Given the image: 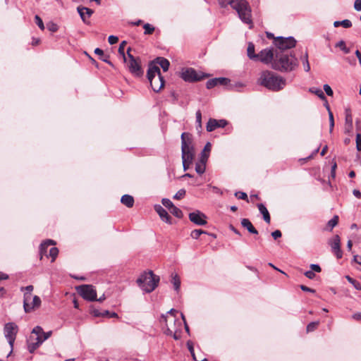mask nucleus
<instances>
[{"label": "nucleus", "instance_id": "1", "mask_svg": "<svg viewBox=\"0 0 361 361\" xmlns=\"http://www.w3.org/2000/svg\"><path fill=\"white\" fill-rule=\"evenodd\" d=\"M178 311L171 309L162 314L159 322L166 335L173 336L174 339L178 340L180 338L182 322L177 317Z\"/></svg>", "mask_w": 361, "mask_h": 361}, {"label": "nucleus", "instance_id": "2", "mask_svg": "<svg viewBox=\"0 0 361 361\" xmlns=\"http://www.w3.org/2000/svg\"><path fill=\"white\" fill-rule=\"evenodd\" d=\"M258 83L270 90L278 92L284 88L286 80L274 72L264 71L260 73Z\"/></svg>", "mask_w": 361, "mask_h": 361}, {"label": "nucleus", "instance_id": "3", "mask_svg": "<svg viewBox=\"0 0 361 361\" xmlns=\"http://www.w3.org/2000/svg\"><path fill=\"white\" fill-rule=\"evenodd\" d=\"M298 66V60L293 54H276L272 67L280 71L290 72Z\"/></svg>", "mask_w": 361, "mask_h": 361}, {"label": "nucleus", "instance_id": "4", "mask_svg": "<svg viewBox=\"0 0 361 361\" xmlns=\"http://www.w3.org/2000/svg\"><path fill=\"white\" fill-rule=\"evenodd\" d=\"M159 276L155 275L152 271H145L137 279L138 286L145 293L152 292L158 286Z\"/></svg>", "mask_w": 361, "mask_h": 361}, {"label": "nucleus", "instance_id": "5", "mask_svg": "<svg viewBox=\"0 0 361 361\" xmlns=\"http://www.w3.org/2000/svg\"><path fill=\"white\" fill-rule=\"evenodd\" d=\"M229 4L237 11L241 20L250 25V27L251 28L252 25L251 10L247 1L245 0H232L229 1Z\"/></svg>", "mask_w": 361, "mask_h": 361}, {"label": "nucleus", "instance_id": "6", "mask_svg": "<svg viewBox=\"0 0 361 361\" xmlns=\"http://www.w3.org/2000/svg\"><path fill=\"white\" fill-rule=\"evenodd\" d=\"M147 78L152 90L158 92L164 86V80L161 75L159 66L156 64H150L147 71Z\"/></svg>", "mask_w": 361, "mask_h": 361}, {"label": "nucleus", "instance_id": "7", "mask_svg": "<svg viewBox=\"0 0 361 361\" xmlns=\"http://www.w3.org/2000/svg\"><path fill=\"white\" fill-rule=\"evenodd\" d=\"M181 152L183 162L192 161L195 156V150L192 145V135L188 133L181 134Z\"/></svg>", "mask_w": 361, "mask_h": 361}, {"label": "nucleus", "instance_id": "8", "mask_svg": "<svg viewBox=\"0 0 361 361\" xmlns=\"http://www.w3.org/2000/svg\"><path fill=\"white\" fill-rule=\"evenodd\" d=\"M33 288L32 285L21 288V290L24 291L23 307L25 312H30L35 309L38 308L41 305V299L37 295L33 297V302H30L32 298V292Z\"/></svg>", "mask_w": 361, "mask_h": 361}, {"label": "nucleus", "instance_id": "9", "mask_svg": "<svg viewBox=\"0 0 361 361\" xmlns=\"http://www.w3.org/2000/svg\"><path fill=\"white\" fill-rule=\"evenodd\" d=\"M130 48L127 49V55L128 61L126 59L125 61L127 63L129 71L135 76L140 77L142 75L143 71L140 65V60L139 58H135L130 53Z\"/></svg>", "mask_w": 361, "mask_h": 361}, {"label": "nucleus", "instance_id": "10", "mask_svg": "<svg viewBox=\"0 0 361 361\" xmlns=\"http://www.w3.org/2000/svg\"><path fill=\"white\" fill-rule=\"evenodd\" d=\"M18 326L13 322H8L5 324L4 328V333L6 338L7 339L10 345L11 350L7 357H8L13 352L14 342L18 333Z\"/></svg>", "mask_w": 361, "mask_h": 361}, {"label": "nucleus", "instance_id": "11", "mask_svg": "<svg viewBox=\"0 0 361 361\" xmlns=\"http://www.w3.org/2000/svg\"><path fill=\"white\" fill-rule=\"evenodd\" d=\"M78 294L85 300L94 301L97 300V292L91 285H82L77 288Z\"/></svg>", "mask_w": 361, "mask_h": 361}, {"label": "nucleus", "instance_id": "12", "mask_svg": "<svg viewBox=\"0 0 361 361\" xmlns=\"http://www.w3.org/2000/svg\"><path fill=\"white\" fill-rule=\"evenodd\" d=\"M206 77L207 75L199 73L191 68L183 69L181 72V78L186 82L199 81Z\"/></svg>", "mask_w": 361, "mask_h": 361}, {"label": "nucleus", "instance_id": "13", "mask_svg": "<svg viewBox=\"0 0 361 361\" xmlns=\"http://www.w3.org/2000/svg\"><path fill=\"white\" fill-rule=\"evenodd\" d=\"M296 40L293 37H278L275 39V45L281 50L288 49L294 47Z\"/></svg>", "mask_w": 361, "mask_h": 361}, {"label": "nucleus", "instance_id": "14", "mask_svg": "<svg viewBox=\"0 0 361 361\" xmlns=\"http://www.w3.org/2000/svg\"><path fill=\"white\" fill-rule=\"evenodd\" d=\"M328 243L331 248L332 252L338 259H341L343 256V252L341 250V238L339 235H334L332 238L329 240Z\"/></svg>", "mask_w": 361, "mask_h": 361}, {"label": "nucleus", "instance_id": "15", "mask_svg": "<svg viewBox=\"0 0 361 361\" xmlns=\"http://www.w3.org/2000/svg\"><path fill=\"white\" fill-rule=\"evenodd\" d=\"M189 219L190 221L198 226H204L207 224L206 215L199 210H196L189 214Z\"/></svg>", "mask_w": 361, "mask_h": 361}, {"label": "nucleus", "instance_id": "16", "mask_svg": "<svg viewBox=\"0 0 361 361\" xmlns=\"http://www.w3.org/2000/svg\"><path fill=\"white\" fill-rule=\"evenodd\" d=\"M227 121L224 119L216 120L214 118H210L207 123V130L212 132L217 128H224L227 125Z\"/></svg>", "mask_w": 361, "mask_h": 361}, {"label": "nucleus", "instance_id": "17", "mask_svg": "<svg viewBox=\"0 0 361 361\" xmlns=\"http://www.w3.org/2000/svg\"><path fill=\"white\" fill-rule=\"evenodd\" d=\"M273 59H274L273 51L271 49H265L262 50L257 54V60H259V61H262V63L268 64L272 61Z\"/></svg>", "mask_w": 361, "mask_h": 361}, {"label": "nucleus", "instance_id": "18", "mask_svg": "<svg viewBox=\"0 0 361 361\" xmlns=\"http://www.w3.org/2000/svg\"><path fill=\"white\" fill-rule=\"evenodd\" d=\"M42 336H35V338L31 336L28 340L27 348L30 353H33L43 342Z\"/></svg>", "mask_w": 361, "mask_h": 361}, {"label": "nucleus", "instance_id": "19", "mask_svg": "<svg viewBox=\"0 0 361 361\" xmlns=\"http://www.w3.org/2000/svg\"><path fill=\"white\" fill-rule=\"evenodd\" d=\"M154 210L157 212V213L159 214V216H160L161 219L163 221H164L169 224H172L171 217L168 214L166 210L164 209L161 205H159V204L155 205Z\"/></svg>", "mask_w": 361, "mask_h": 361}, {"label": "nucleus", "instance_id": "20", "mask_svg": "<svg viewBox=\"0 0 361 361\" xmlns=\"http://www.w3.org/2000/svg\"><path fill=\"white\" fill-rule=\"evenodd\" d=\"M78 11L84 23H87L86 18H88L93 13L92 10L86 7H78Z\"/></svg>", "mask_w": 361, "mask_h": 361}, {"label": "nucleus", "instance_id": "21", "mask_svg": "<svg viewBox=\"0 0 361 361\" xmlns=\"http://www.w3.org/2000/svg\"><path fill=\"white\" fill-rule=\"evenodd\" d=\"M241 225L246 228L250 233L258 234L257 230L253 226L252 224L248 219H243L241 220Z\"/></svg>", "mask_w": 361, "mask_h": 361}, {"label": "nucleus", "instance_id": "22", "mask_svg": "<svg viewBox=\"0 0 361 361\" xmlns=\"http://www.w3.org/2000/svg\"><path fill=\"white\" fill-rule=\"evenodd\" d=\"M152 64H156L157 66L159 65L161 67L164 71H167L170 66L169 61L163 57L157 58L154 62Z\"/></svg>", "mask_w": 361, "mask_h": 361}, {"label": "nucleus", "instance_id": "23", "mask_svg": "<svg viewBox=\"0 0 361 361\" xmlns=\"http://www.w3.org/2000/svg\"><path fill=\"white\" fill-rule=\"evenodd\" d=\"M259 212L262 214L263 219L266 223L270 224L271 217L267 207L263 204H259L257 205Z\"/></svg>", "mask_w": 361, "mask_h": 361}, {"label": "nucleus", "instance_id": "24", "mask_svg": "<svg viewBox=\"0 0 361 361\" xmlns=\"http://www.w3.org/2000/svg\"><path fill=\"white\" fill-rule=\"evenodd\" d=\"M53 245H56V243L52 240H47L40 245L39 253L41 258L44 255L47 254L48 247Z\"/></svg>", "mask_w": 361, "mask_h": 361}, {"label": "nucleus", "instance_id": "25", "mask_svg": "<svg viewBox=\"0 0 361 361\" xmlns=\"http://www.w3.org/2000/svg\"><path fill=\"white\" fill-rule=\"evenodd\" d=\"M211 149H212V145H211L210 142H207L205 145V146L201 153V157L200 159V161H205V162L207 161V159L209 156V153L211 152Z\"/></svg>", "mask_w": 361, "mask_h": 361}, {"label": "nucleus", "instance_id": "26", "mask_svg": "<svg viewBox=\"0 0 361 361\" xmlns=\"http://www.w3.org/2000/svg\"><path fill=\"white\" fill-rule=\"evenodd\" d=\"M121 202L123 204L126 205L128 208L132 207L134 204V199L133 196L130 195H123L121 199Z\"/></svg>", "mask_w": 361, "mask_h": 361}, {"label": "nucleus", "instance_id": "27", "mask_svg": "<svg viewBox=\"0 0 361 361\" xmlns=\"http://www.w3.org/2000/svg\"><path fill=\"white\" fill-rule=\"evenodd\" d=\"M247 56L252 60H257V54H255V45L252 43H249L247 46Z\"/></svg>", "mask_w": 361, "mask_h": 361}, {"label": "nucleus", "instance_id": "28", "mask_svg": "<svg viewBox=\"0 0 361 361\" xmlns=\"http://www.w3.org/2000/svg\"><path fill=\"white\" fill-rule=\"evenodd\" d=\"M309 91L312 93V94H316L317 97H319L322 100H326V97L323 92V91L319 89V88H317V87H310L309 89Z\"/></svg>", "mask_w": 361, "mask_h": 361}, {"label": "nucleus", "instance_id": "29", "mask_svg": "<svg viewBox=\"0 0 361 361\" xmlns=\"http://www.w3.org/2000/svg\"><path fill=\"white\" fill-rule=\"evenodd\" d=\"M171 283L173 285L176 291H178L180 286V279L177 274H172Z\"/></svg>", "mask_w": 361, "mask_h": 361}, {"label": "nucleus", "instance_id": "30", "mask_svg": "<svg viewBox=\"0 0 361 361\" xmlns=\"http://www.w3.org/2000/svg\"><path fill=\"white\" fill-rule=\"evenodd\" d=\"M301 61L303 65L305 71L309 72L310 71V65L308 61L307 52H305V55L301 57Z\"/></svg>", "mask_w": 361, "mask_h": 361}, {"label": "nucleus", "instance_id": "31", "mask_svg": "<svg viewBox=\"0 0 361 361\" xmlns=\"http://www.w3.org/2000/svg\"><path fill=\"white\" fill-rule=\"evenodd\" d=\"M334 25L336 27L342 25L345 28H348L352 26V23L350 20L345 19L342 21H335L334 23Z\"/></svg>", "mask_w": 361, "mask_h": 361}, {"label": "nucleus", "instance_id": "32", "mask_svg": "<svg viewBox=\"0 0 361 361\" xmlns=\"http://www.w3.org/2000/svg\"><path fill=\"white\" fill-rule=\"evenodd\" d=\"M206 163L207 162L205 161L200 160V162L196 164L195 171L197 173L202 174L204 173L206 169Z\"/></svg>", "mask_w": 361, "mask_h": 361}, {"label": "nucleus", "instance_id": "33", "mask_svg": "<svg viewBox=\"0 0 361 361\" xmlns=\"http://www.w3.org/2000/svg\"><path fill=\"white\" fill-rule=\"evenodd\" d=\"M338 222V216H334L331 219H330L327 223V227L329 231H331Z\"/></svg>", "mask_w": 361, "mask_h": 361}, {"label": "nucleus", "instance_id": "34", "mask_svg": "<svg viewBox=\"0 0 361 361\" xmlns=\"http://www.w3.org/2000/svg\"><path fill=\"white\" fill-rule=\"evenodd\" d=\"M170 212L175 216L178 219H181L183 217V212L182 211L176 207L175 205L170 209Z\"/></svg>", "mask_w": 361, "mask_h": 361}, {"label": "nucleus", "instance_id": "35", "mask_svg": "<svg viewBox=\"0 0 361 361\" xmlns=\"http://www.w3.org/2000/svg\"><path fill=\"white\" fill-rule=\"evenodd\" d=\"M327 110L329 112V126H330V133L333 131L334 127V115L331 112L329 105H327Z\"/></svg>", "mask_w": 361, "mask_h": 361}, {"label": "nucleus", "instance_id": "36", "mask_svg": "<svg viewBox=\"0 0 361 361\" xmlns=\"http://www.w3.org/2000/svg\"><path fill=\"white\" fill-rule=\"evenodd\" d=\"M345 278L348 280V281L349 283H350L354 286V288L356 290H361V285H360V283L358 281H357L356 280L353 279V278H351L349 276H346Z\"/></svg>", "mask_w": 361, "mask_h": 361}, {"label": "nucleus", "instance_id": "37", "mask_svg": "<svg viewBox=\"0 0 361 361\" xmlns=\"http://www.w3.org/2000/svg\"><path fill=\"white\" fill-rule=\"evenodd\" d=\"M345 125L349 126L350 128H353V117L349 110H346L345 113Z\"/></svg>", "mask_w": 361, "mask_h": 361}, {"label": "nucleus", "instance_id": "38", "mask_svg": "<svg viewBox=\"0 0 361 361\" xmlns=\"http://www.w3.org/2000/svg\"><path fill=\"white\" fill-rule=\"evenodd\" d=\"M59 254V250L56 247H53L49 250V255L51 257V262H54L57 257Z\"/></svg>", "mask_w": 361, "mask_h": 361}, {"label": "nucleus", "instance_id": "39", "mask_svg": "<svg viewBox=\"0 0 361 361\" xmlns=\"http://www.w3.org/2000/svg\"><path fill=\"white\" fill-rule=\"evenodd\" d=\"M336 47H339L341 49H342L345 54H348L350 52V49L348 48L345 45V43L344 41L341 40L339 41L336 44Z\"/></svg>", "mask_w": 361, "mask_h": 361}, {"label": "nucleus", "instance_id": "40", "mask_svg": "<svg viewBox=\"0 0 361 361\" xmlns=\"http://www.w3.org/2000/svg\"><path fill=\"white\" fill-rule=\"evenodd\" d=\"M203 233H207V232L201 229H195L191 232L190 236L194 239H197Z\"/></svg>", "mask_w": 361, "mask_h": 361}, {"label": "nucleus", "instance_id": "41", "mask_svg": "<svg viewBox=\"0 0 361 361\" xmlns=\"http://www.w3.org/2000/svg\"><path fill=\"white\" fill-rule=\"evenodd\" d=\"M196 123H197V129H202V113L200 110L196 112Z\"/></svg>", "mask_w": 361, "mask_h": 361}, {"label": "nucleus", "instance_id": "42", "mask_svg": "<svg viewBox=\"0 0 361 361\" xmlns=\"http://www.w3.org/2000/svg\"><path fill=\"white\" fill-rule=\"evenodd\" d=\"M143 27L145 29V35H151L154 31V27L149 23H145L143 25Z\"/></svg>", "mask_w": 361, "mask_h": 361}, {"label": "nucleus", "instance_id": "43", "mask_svg": "<svg viewBox=\"0 0 361 361\" xmlns=\"http://www.w3.org/2000/svg\"><path fill=\"white\" fill-rule=\"evenodd\" d=\"M126 46V42L123 41L120 44L119 48H118V52L123 56L124 61H126V56H125V51H124Z\"/></svg>", "mask_w": 361, "mask_h": 361}, {"label": "nucleus", "instance_id": "44", "mask_svg": "<svg viewBox=\"0 0 361 361\" xmlns=\"http://www.w3.org/2000/svg\"><path fill=\"white\" fill-rule=\"evenodd\" d=\"M161 203L165 207L168 208L169 210L174 206L173 203L169 199L167 198H163L161 200Z\"/></svg>", "mask_w": 361, "mask_h": 361}, {"label": "nucleus", "instance_id": "45", "mask_svg": "<svg viewBox=\"0 0 361 361\" xmlns=\"http://www.w3.org/2000/svg\"><path fill=\"white\" fill-rule=\"evenodd\" d=\"M42 334H44V331L39 326H37L32 331V334H35L36 336H42Z\"/></svg>", "mask_w": 361, "mask_h": 361}, {"label": "nucleus", "instance_id": "46", "mask_svg": "<svg viewBox=\"0 0 361 361\" xmlns=\"http://www.w3.org/2000/svg\"><path fill=\"white\" fill-rule=\"evenodd\" d=\"M319 322H310L307 326V332H311V331H314L318 325H319Z\"/></svg>", "mask_w": 361, "mask_h": 361}, {"label": "nucleus", "instance_id": "47", "mask_svg": "<svg viewBox=\"0 0 361 361\" xmlns=\"http://www.w3.org/2000/svg\"><path fill=\"white\" fill-rule=\"evenodd\" d=\"M216 81H217V80H216V78L209 80L206 83L207 88L212 89V88L214 87L215 86H217L218 84H217Z\"/></svg>", "mask_w": 361, "mask_h": 361}, {"label": "nucleus", "instance_id": "48", "mask_svg": "<svg viewBox=\"0 0 361 361\" xmlns=\"http://www.w3.org/2000/svg\"><path fill=\"white\" fill-rule=\"evenodd\" d=\"M35 20L36 24L38 25V27L42 30H44V23H43V21H42V18L39 16L36 15L35 17Z\"/></svg>", "mask_w": 361, "mask_h": 361}, {"label": "nucleus", "instance_id": "49", "mask_svg": "<svg viewBox=\"0 0 361 361\" xmlns=\"http://www.w3.org/2000/svg\"><path fill=\"white\" fill-rule=\"evenodd\" d=\"M185 195V190L184 189L179 190L173 196L176 200H180Z\"/></svg>", "mask_w": 361, "mask_h": 361}, {"label": "nucleus", "instance_id": "50", "mask_svg": "<svg viewBox=\"0 0 361 361\" xmlns=\"http://www.w3.org/2000/svg\"><path fill=\"white\" fill-rule=\"evenodd\" d=\"M216 80H217V84L218 85H226L229 82V80L226 78H216Z\"/></svg>", "mask_w": 361, "mask_h": 361}, {"label": "nucleus", "instance_id": "51", "mask_svg": "<svg viewBox=\"0 0 361 361\" xmlns=\"http://www.w3.org/2000/svg\"><path fill=\"white\" fill-rule=\"evenodd\" d=\"M188 345V350H190V353L192 354V357H193V359L195 360V361H206V359H204V360H197L195 355V353H194V348H193V346L192 345L188 342L187 343Z\"/></svg>", "mask_w": 361, "mask_h": 361}, {"label": "nucleus", "instance_id": "52", "mask_svg": "<svg viewBox=\"0 0 361 361\" xmlns=\"http://www.w3.org/2000/svg\"><path fill=\"white\" fill-rule=\"evenodd\" d=\"M47 28L51 31V32H55L58 30V25L54 23H49L47 24Z\"/></svg>", "mask_w": 361, "mask_h": 361}, {"label": "nucleus", "instance_id": "53", "mask_svg": "<svg viewBox=\"0 0 361 361\" xmlns=\"http://www.w3.org/2000/svg\"><path fill=\"white\" fill-rule=\"evenodd\" d=\"M323 87H324V92H326V94L328 96H332L333 95L334 92H333L331 87L329 85L325 84V85H324Z\"/></svg>", "mask_w": 361, "mask_h": 361}, {"label": "nucleus", "instance_id": "54", "mask_svg": "<svg viewBox=\"0 0 361 361\" xmlns=\"http://www.w3.org/2000/svg\"><path fill=\"white\" fill-rule=\"evenodd\" d=\"M235 196L240 200H247V195L244 192H236Z\"/></svg>", "mask_w": 361, "mask_h": 361}, {"label": "nucleus", "instance_id": "55", "mask_svg": "<svg viewBox=\"0 0 361 361\" xmlns=\"http://www.w3.org/2000/svg\"><path fill=\"white\" fill-rule=\"evenodd\" d=\"M356 148L358 151H361V134H357L356 136Z\"/></svg>", "mask_w": 361, "mask_h": 361}, {"label": "nucleus", "instance_id": "56", "mask_svg": "<svg viewBox=\"0 0 361 361\" xmlns=\"http://www.w3.org/2000/svg\"><path fill=\"white\" fill-rule=\"evenodd\" d=\"M109 43L110 44H114L118 42V38L114 35H110L108 38Z\"/></svg>", "mask_w": 361, "mask_h": 361}, {"label": "nucleus", "instance_id": "57", "mask_svg": "<svg viewBox=\"0 0 361 361\" xmlns=\"http://www.w3.org/2000/svg\"><path fill=\"white\" fill-rule=\"evenodd\" d=\"M281 232L279 230H276L271 233V236L274 240H276L281 237Z\"/></svg>", "mask_w": 361, "mask_h": 361}, {"label": "nucleus", "instance_id": "58", "mask_svg": "<svg viewBox=\"0 0 361 361\" xmlns=\"http://www.w3.org/2000/svg\"><path fill=\"white\" fill-rule=\"evenodd\" d=\"M354 8L357 11H361V0H355L354 3Z\"/></svg>", "mask_w": 361, "mask_h": 361}, {"label": "nucleus", "instance_id": "59", "mask_svg": "<svg viewBox=\"0 0 361 361\" xmlns=\"http://www.w3.org/2000/svg\"><path fill=\"white\" fill-rule=\"evenodd\" d=\"M305 276L310 279H312L314 278L315 274L312 271L310 270L305 272Z\"/></svg>", "mask_w": 361, "mask_h": 361}, {"label": "nucleus", "instance_id": "60", "mask_svg": "<svg viewBox=\"0 0 361 361\" xmlns=\"http://www.w3.org/2000/svg\"><path fill=\"white\" fill-rule=\"evenodd\" d=\"M311 271H316V272H320L321 271V267L318 264H312L310 265Z\"/></svg>", "mask_w": 361, "mask_h": 361}, {"label": "nucleus", "instance_id": "61", "mask_svg": "<svg viewBox=\"0 0 361 361\" xmlns=\"http://www.w3.org/2000/svg\"><path fill=\"white\" fill-rule=\"evenodd\" d=\"M352 318L357 322H361V312H356L352 315Z\"/></svg>", "mask_w": 361, "mask_h": 361}, {"label": "nucleus", "instance_id": "62", "mask_svg": "<svg viewBox=\"0 0 361 361\" xmlns=\"http://www.w3.org/2000/svg\"><path fill=\"white\" fill-rule=\"evenodd\" d=\"M300 288L303 290V291H306V292H310V293H314L315 290L306 286H304V285H301L300 286Z\"/></svg>", "mask_w": 361, "mask_h": 361}, {"label": "nucleus", "instance_id": "63", "mask_svg": "<svg viewBox=\"0 0 361 361\" xmlns=\"http://www.w3.org/2000/svg\"><path fill=\"white\" fill-rule=\"evenodd\" d=\"M51 334L52 332L51 331L46 333L44 332V334H42L43 340L46 341L51 336Z\"/></svg>", "mask_w": 361, "mask_h": 361}, {"label": "nucleus", "instance_id": "64", "mask_svg": "<svg viewBox=\"0 0 361 361\" xmlns=\"http://www.w3.org/2000/svg\"><path fill=\"white\" fill-rule=\"evenodd\" d=\"M353 260L356 263H357L359 264H361V257L360 256L355 255L354 257H353Z\"/></svg>", "mask_w": 361, "mask_h": 361}]
</instances>
